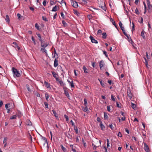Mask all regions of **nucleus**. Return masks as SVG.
<instances>
[{"mask_svg":"<svg viewBox=\"0 0 152 152\" xmlns=\"http://www.w3.org/2000/svg\"><path fill=\"white\" fill-rule=\"evenodd\" d=\"M107 148L108 149H110V145L109 140L108 139H107Z\"/></svg>","mask_w":152,"mask_h":152,"instance_id":"21","label":"nucleus"},{"mask_svg":"<svg viewBox=\"0 0 152 152\" xmlns=\"http://www.w3.org/2000/svg\"><path fill=\"white\" fill-rule=\"evenodd\" d=\"M7 137H5L4 138V141H3V143H7L6 142L7 140Z\"/></svg>","mask_w":152,"mask_h":152,"instance_id":"56","label":"nucleus"},{"mask_svg":"<svg viewBox=\"0 0 152 152\" xmlns=\"http://www.w3.org/2000/svg\"><path fill=\"white\" fill-rule=\"evenodd\" d=\"M35 28L38 30H39V26L37 23H36L35 24Z\"/></svg>","mask_w":152,"mask_h":152,"instance_id":"45","label":"nucleus"},{"mask_svg":"<svg viewBox=\"0 0 152 152\" xmlns=\"http://www.w3.org/2000/svg\"><path fill=\"white\" fill-rule=\"evenodd\" d=\"M5 20L8 22V23H9L10 21V19L8 15H6V16Z\"/></svg>","mask_w":152,"mask_h":152,"instance_id":"27","label":"nucleus"},{"mask_svg":"<svg viewBox=\"0 0 152 152\" xmlns=\"http://www.w3.org/2000/svg\"><path fill=\"white\" fill-rule=\"evenodd\" d=\"M147 4L148 8L149 9L151 8L152 10V5L150 4L149 1L147 3Z\"/></svg>","mask_w":152,"mask_h":152,"instance_id":"38","label":"nucleus"},{"mask_svg":"<svg viewBox=\"0 0 152 152\" xmlns=\"http://www.w3.org/2000/svg\"><path fill=\"white\" fill-rule=\"evenodd\" d=\"M26 87H27V89L29 91H30L31 90L29 87V85H28V84L26 85Z\"/></svg>","mask_w":152,"mask_h":152,"instance_id":"59","label":"nucleus"},{"mask_svg":"<svg viewBox=\"0 0 152 152\" xmlns=\"http://www.w3.org/2000/svg\"><path fill=\"white\" fill-rule=\"evenodd\" d=\"M74 13L77 16H79L80 15L79 13L77 10L74 11Z\"/></svg>","mask_w":152,"mask_h":152,"instance_id":"41","label":"nucleus"},{"mask_svg":"<svg viewBox=\"0 0 152 152\" xmlns=\"http://www.w3.org/2000/svg\"><path fill=\"white\" fill-rule=\"evenodd\" d=\"M61 16L62 18L64 19H65V16H64V14H63V12H61Z\"/></svg>","mask_w":152,"mask_h":152,"instance_id":"49","label":"nucleus"},{"mask_svg":"<svg viewBox=\"0 0 152 152\" xmlns=\"http://www.w3.org/2000/svg\"><path fill=\"white\" fill-rule=\"evenodd\" d=\"M51 73L53 75V77L55 78L56 80H57V79H58V75L55 72L53 71H51Z\"/></svg>","mask_w":152,"mask_h":152,"instance_id":"8","label":"nucleus"},{"mask_svg":"<svg viewBox=\"0 0 152 152\" xmlns=\"http://www.w3.org/2000/svg\"><path fill=\"white\" fill-rule=\"evenodd\" d=\"M58 8H59V7H57L56 6H55L54 7H53V9L52 10H51L52 11H54V12H56V11L58 9Z\"/></svg>","mask_w":152,"mask_h":152,"instance_id":"22","label":"nucleus"},{"mask_svg":"<svg viewBox=\"0 0 152 152\" xmlns=\"http://www.w3.org/2000/svg\"><path fill=\"white\" fill-rule=\"evenodd\" d=\"M44 104L46 107V108H48V103L47 102H44Z\"/></svg>","mask_w":152,"mask_h":152,"instance_id":"62","label":"nucleus"},{"mask_svg":"<svg viewBox=\"0 0 152 152\" xmlns=\"http://www.w3.org/2000/svg\"><path fill=\"white\" fill-rule=\"evenodd\" d=\"M144 149L147 152H149L150 151L148 145L145 143H144Z\"/></svg>","mask_w":152,"mask_h":152,"instance_id":"7","label":"nucleus"},{"mask_svg":"<svg viewBox=\"0 0 152 152\" xmlns=\"http://www.w3.org/2000/svg\"><path fill=\"white\" fill-rule=\"evenodd\" d=\"M119 24L120 26V28H121L123 31H124L125 30L124 29V27H123V24L121 21H120L119 23Z\"/></svg>","mask_w":152,"mask_h":152,"instance_id":"19","label":"nucleus"},{"mask_svg":"<svg viewBox=\"0 0 152 152\" xmlns=\"http://www.w3.org/2000/svg\"><path fill=\"white\" fill-rule=\"evenodd\" d=\"M111 99L113 101H115V97L113 95H111Z\"/></svg>","mask_w":152,"mask_h":152,"instance_id":"47","label":"nucleus"},{"mask_svg":"<svg viewBox=\"0 0 152 152\" xmlns=\"http://www.w3.org/2000/svg\"><path fill=\"white\" fill-rule=\"evenodd\" d=\"M64 118L66 119V121H67L69 120V118L68 116H67L66 115H64Z\"/></svg>","mask_w":152,"mask_h":152,"instance_id":"44","label":"nucleus"},{"mask_svg":"<svg viewBox=\"0 0 152 152\" xmlns=\"http://www.w3.org/2000/svg\"><path fill=\"white\" fill-rule=\"evenodd\" d=\"M84 105L85 106H87V99H85L84 100Z\"/></svg>","mask_w":152,"mask_h":152,"instance_id":"48","label":"nucleus"},{"mask_svg":"<svg viewBox=\"0 0 152 152\" xmlns=\"http://www.w3.org/2000/svg\"><path fill=\"white\" fill-rule=\"evenodd\" d=\"M135 12L136 14L137 15H138L139 14V12L137 8H136L135 9Z\"/></svg>","mask_w":152,"mask_h":152,"instance_id":"52","label":"nucleus"},{"mask_svg":"<svg viewBox=\"0 0 152 152\" xmlns=\"http://www.w3.org/2000/svg\"><path fill=\"white\" fill-rule=\"evenodd\" d=\"M82 142L83 144V145L85 147H86V144L85 142L84 141V140L83 138L82 139Z\"/></svg>","mask_w":152,"mask_h":152,"instance_id":"35","label":"nucleus"},{"mask_svg":"<svg viewBox=\"0 0 152 152\" xmlns=\"http://www.w3.org/2000/svg\"><path fill=\"white\" fill-rule=\"evenodd\" d=\"M147 4L148 8L149 9L151 8L152 10V5L150 4L149 1L147 3Z\"/></svg>","mask_w":152,"mask_h":152,"instance_id":"39","label":"nucleus"},{"mask_svg":"<svg viewBox=\"0 0 152 152\" xmlns=\"http://www.w3.org/2000/svg\"><path fill=\"white\" fill-rule=\"evenodd\" d=\"M26 124L28 126H31L32 125V124L30 121L29 120H27L26 121Z\"/></svg>","mask_w":152,"mask_h":152,"instance_id":"25","label":"nucleus"},{"mask_svg":"<svg viewBox=\"0 0 152 152\" xmlns=\"http://www.w3.org/2000/svg\"><path fill=\"white\" fill-rule=\"evenodd\" d=\"M99 65L101 70L102 69V68L105 65V63L103 60H101L99 61Z\"/></svg>","mask_w":152,"mask_h":152,"instance_id":"3","label":"nucleus"},{"mask_svg":"<svg viewBox=\"0 0 152 152\" xmlns=\"http://www.w3.org/2000/svg\"><path fill=\"white\" fill-rule=\"evenodd\" d=\"M102 32V31L101 30L99 29L97 31V34H101Z\"/></svg>","mask_w":152,"mask_h":152,"instance_id":"58","label":"nucleus"},{"mask_svg":"<svg viewBox=\"0 0 152 152\" xmlns=\"http://www.w3.org/2000/svg\"><path fill=\"white\" fill-rule=\"evenodd\" d=\"M64 92L65 94L67 96V97H69V94L68 92H67L66 91H65V90L64 88Z\"/></svg>","mask_w":152,"mask_h":152,"instance_id":"30","label":"nucleus"},{"mask_svg":"<svg viewBox=\"0 0 152 152\" xmlns=\"http://www.w3.org/2000/svg\"><path fill=\"white\" fill-rule=\"evenodd\" d=\"M13 44L14 45L13 46L15 48H16L18 50L20 49V48L18 46V44L15 42H14L13 43Z\"/></svg>","mask_w":152,"mask_h":152,"instance_id":"11","label":"nucleus"},{"mask_svg":"<svg viewBox=\"0 0 152 152\" xmlns=\"http://www.w3.org/2000/svg\"><path fill=\"white\" fill-rule=\"evenodd\" d=\"M99 7H101L102 10L105 11L106 7L105 6V4L104 2L101 1L100 2V4H99Z\"/></svg>","mask_w":152,"mask_h":152,"instance_id":"2","label":"nucleus"},{"mask_svg":"<svg viewBox=\"0 0 152 152\" xmlns=\"http://www.w3.org/2000/svg\"><path fill=\"white\" fill-rule=\"evenodd\" d=\"M14 75H15L17 77L20 76V74L19 72L15 68L13 67L12 68Z\"/></svg>","mask_w":152,"mask_h":152,"instance_id":"1","label":"nucleus"},{"mask_svg":"<svg viewBox=\"0 0 152 152\" xmlns=\"http://www.w3.org/2000/svg\"><path fill=\"white\" fill-rule=\"evenodd\" d=\"M54 55L52 56V57L53 58H58V56L57 53L56 52V50L55 49L54 50Z\"/></svg>","mask_w":152,"mask_h":152,"instance_id":"10","label":"nucleus"},{"mask_svg":"<svg viewBox=\"0 0 152 152\" xmlns=\"http://www.w3.org/2000/svg\"><path fill=\"white\" fill-rule=\"evenodd\" d=\"M144 58L145 60V65L147 66L148 64V60L146 59V58L144 57Z\"/></svg>","mask_w":152,"mask_h":152,"instance_id":"43","label":"nucleus"},{"mask_svg":"<svg viewBox=\"0 0 152 152\" xmlns=\"http://www.w3.org/2000/svg\"><path fill=\"white\" fill-rule=\"evenodd\" d=\"M48 45V43H45L44 42L42 41L41 42V46L43 48H46Z\"/></svg>","mask_w":152,"mask_h":152,"instance_id":"4","label":"nucleus"},{"mask_svg":"<svg viewBox=\"0 0 152 152\" xmlns=\"http://www.w3.org/2000/svg\"><path fill=\"white\" fill-rule=\"evenodd\" d=\"M99 125L101 128V129L102 130H104L105 128V126H104V125L102 124V122H100Z\"/></svg>","mask_w":152,"mask_h":152,"instance_id":"16","label":"nucleus"},{"mask_svg":"<svg viewBox=\"0 0 152 152\" xmlns=\"http://www.w3.org/2000/svg\"><path fill=\"white\" fill-rule=\"evenodd\" d=\"M74 129L76 133L77 134L78 133V129L77 126H74Z\"/></svg>","mask_w":152,"mask_h":152,"instance_id":"42","label":"nucleus"},{"mask_svg":"<svg viewBox=\"0 0 152 152\" xmlns=\"http://www.w3.org/2000/svg\"><path fill=\"white\" fill-rule=\"evenodd\" d=\"M107 37V34L106 33L104 32L102 33V38L103 39H106Z\"/></svg>","mask_w":152,"mask_h":152,"instance_id":"31","label":"nucleus"},{"mask_svg":"<svg viewBox=\"0 0 152 152\" xmlns=\"http://www.w3.org/2000/svg\"><path fill=\"white\" fill-rule=\"evenodd\" d=\"M52 111L54 115L56 117V118L57 119H58V115L57 114L56 112L55 111V110H53Z\"/></svg>","mask_w":152,"mask_h":152,"instance_id":"15","label":"nucleus"},{"mask_svg":"<svg viewBox=\"0 0 152 152\" xmlns=\"http://www.w3.org/2000/svg\"><path fill=\"white\" fill-rule=\"evenodd\" d=\"M44 84L46 87L48 88H51L50 85L49 83L47 82L46 81H44Z\"/></svg>","mask_w":152,"mask_h":152,"instance_id":"9","label":"nucleus"},{"mask_svg":"<svg viewBox=\"0 0 152 152\" xmlns=\"http://www.w3.org/2000/svg\"><path fill=\"white\" fill-rule=\"evenodd\" d=\"M109 127H110L112 130H113L114 129V127L113 126L112 124L109 125Z\"/></svg>","mask_w":152,"mask_h":152,"instance_id":"50","label":"nucleus"},{"mask_svg":"<svg viewBox=\"0 0 152 152\" xmlns=\"http://www.w3.org/2000/svg\"><path fill=\"white\" fill-rule=\"evenodd\" d=\"M110 20L112 23L113 25H115L116 24L115 23L114 20L113 18H110Z\"/></svg>","mask_w":152,"mask_h":152,"instance_id":"28","label":"nucleus"},{"mask_svg":"<svg viewBox=\"0 0 152 152\" xmlns=\"http://www.w3.org/2000/svg\"><path fill=\"white\" fill-rule=\"evenodd\" d=\"M17 16L19 19H20L21 17V15L19 13H18L17 14Z\"/></svg>","mask_w":152,"mask_h":152,"instance_id":"53","label":"nucleus"},{"mask_svg":"<svg viewBox=\"0 0 152 152\" xmlns=\"http://www.w3.org/2000/svg\"><path fill=\"white\" fill-rule=\"evenodd\" d=\"M57 59L56 58H55L54 60V66L55 67L57 66L58 64V62Z\"/></svg>","mask_w":152,"mask_h":152,"instance_id":"13","label":"nucleus"},{"mask_svg":"<svg viewBox=\"0 0 152 152\" xmlns=\"http://www.w3.org/2000/svg\"><path fill=\"white\" fill-rule=\"evenodd\" d=\"M132 24L133 26H132V32L133 31H134L135 30V28H134V24L133 22L132 23Z\"/></svg>","mask_w":152,"mask_h":152,"instance_id":"54","label":"nucleus"},{"mask_svg":"<svg viewBox=\"0 0 152 152\" xmlns=\"http://www.w3.org/2000/svg\"><path fill=\"white\" fill-rule=\"evenodd\" d=\"M104 119L108 120L109 117L107 115V113L105 112H104Z\"/></svg>","mask_w":152,"mask_h":152,"instance_id":"24","label":"nucleus"},{"mask_svg":"<svg viewBox=\"0 0 152 152\" xmlns=\"http://www.w3.org/2000/svg\"><path fill=\"white\" fill-rule=\"evenodd\" d=\"M103 53L104 54L105 56H106V57H108V55L107 54V53L106 51H104L103 52Z\"/></svg>","mask_w":152,"mask_h":152,"instance_id":"61","label":"nucleus"},{"mask_svg":"<svg viewBox=\"0 0 152 152\" xmlns=\"http://www.w3.org/2000/svg\"><path fill=\"white\" fill-rule=\"evenodd\" d=\"M17 116V115H12V116L10 117V119L12 120L16 119Z\"/></svg>","mask_w":152,"mask_h":152,"instance_id":"32","label":"nucleus"},{"mask_svg":"<svg viewBox=\"0 0 152 152\" xmlns=\"http://www.w3.org/2000/svg\"><path fill=\"white\" fill-rule=\"evenodd\" d=\"M145 32L144 30H142L141 32V36L143 37L144 39H145V35H144V33Z\"/></svg>","mask_w":152,"mask_h":152,"instance_id":"23","label":"nucleus"},{"mask_svg":"<svg viewBox=\"0 0 152 152\" xmlns=\"http://www.w3.org/2000/svg\"><path fill=\"white\" fill-rule=\"evenodd\" d=\"M83 111L85 112H87L89 111L87 106H85V107L83 108Z\"/></svg>","mask_w":152,"mask_h":152,"instance_id":"26","label":"nucleus"},{"mask_svg":"<svg viewBox=\"0 0 152 152\" xmlns=\"http://www.w3.org/2000/svg\"><path fill=\"white\" fill-rule=\"evenodd\" d=\"M127 96L130 98H132V95L129 90H127Z\"/></svg>","mask_w":152,"mask_h":152,"instance_id":"17","label":"nucleus"},{"mask_svg":"<svg viewBox=\"0 0 152 152\" xmlns=\"http://www.w3.org/2000/svg\"><path fill=\"white\" fill-rule=\"evenodd\" d=\"M43 4L44 6H45L46 5V0H44L43 2Z\"/></svg>","mask_w":152,"mask_h":152,"instance_id":"57","label":"nucleus"},{"mask_svg":"<svg viewBox=\"0 0 152 152\" xmlns=\"http://www.w3.org/2000/svg\"><path fill=\"white\" fill-rule=\"evenodd\" d=\"M118 137H122V135L121 132H119L118 133Z\"/></svg>","mask_w":152,"mask_h":152,"instance_id":"55","label":"nucleus"},{"mask_svg":"<svg viewBox=\"0 0 152 152\" xmlns=\"http://www.w3.org/2000/svg\"><path fill=\"white\" fill-rule=\"evenodd\" d=\"M107 82L110 84L111 85L112 83V81L111 80H108L107 81Z\"/></svg>","mask_w":152,"mask_h":152,"instance_id":"64","label":"nucleus"},{"mask_svg":"<svg viewBox=\"0 0 152 152\" xmlns=\"http://www.w3.org/2000/svg\"><path fill=\"white\" fill-rule=\"evenodd\" d=\"M83 69L84 70V72L85 73H87L88 72V69L86 67L84 66H83Z\"/></svg>","mask_w":152,"mask_h":152,"instance_id":"18","label":"nucleus"},{"mask_svg":"<svg viewBox=\"0 0 152 152\" xmlns=\"http://www.w3.org/2000/svg\"><path fill=\"white\" fill-rule=\"evenodd\" d=\"M90 39L91 41L93 43H95V44L98 43V42L97 40H96L94 38L91 36H90Z\"/></svg>","mask_w":152,"mask_h":152,"instance_id":"6","label":"nucleus"},{"mask_svg":"<svg viewBox=\"0 0 152 152\" xmlns=\"http://www.w3.org/2000/svg\"><path fill=\"white\" fill-rule=\"evenodd\" d=\"M40 50L42 52V53L45 52L46 54V56H47L48 55V53H47V50H46L45 48H42Z\"/></svg>","mask_w":152,"mask_h":152,"instance_id":"14","label":"nucleus"},{"mask_svg":"<svg viewBox=\"0 0 152 152\" xmlns=\"http://www.w3.org/2000/svg\"><path fill=\"white\" fill-rule=\"evenodd\" d=\"M50 3L51 6L53 5L54 4V1L51 0L50 1Z\"/></svg>","mask_w":152,"mask_h":152,"instance_id":"60","label":"nucleus"},{"mask_svg":"<svg viewBox=\"0 0 152 152\" xmlns=\"http://www.w3.org/2000/svg\"><path fill=\"white\" fill-rule=\"evenodd\" d=\"M56 81L60 84L61 86H64L65 85V84L63 83V81L59 78L57 79V80H56Z\"/></svg>","mask_w":152,"mask_h":152,"instance_id":"5","label":"nucleus"},{"mask_svg":"<svg viewBox=\"0 0 152 152\" xmlns=\"http://www.w3.org/2000/svg\"><path fill=\"white\" fill-rule=\"evenodd\" d=\"M72 4L73 7L75 8H77L78 6L77 2L76 1H73Z\"/></svg>","mask_w":152,"mask_h":152,"instance_id":"12","label":"nucleus"},{"mask_svg":"<svg viewBox=\"0 0 152 152\" xmlns=\"http://www.w3.org/2000/svg\"><path fill=\"white\" fill-rule=\"evenodd\" d=\"M36 34L37 35L38 37L39 38V41L41 42L43 41L42 40V39L41 36L40 34L39 33H36Z\"/></svg>","mask_w":152,"mask_h":152,"instance_id":"20","label":"nucleus"},{"mask_svg":"<svg viewBox=\"0 0 152 152\" xmlns=\"http://www.w3.org/2000/svg\"><path fill=\"white\" fill-rule=\"evenodd\" d=\"M42 139L43 140H44L45 142H47V140L46 138L44 137H43L42 136Z\"/></svg>","mask_w":152,"mask_h":152,"instance_id":"40","label":"nucleus"},{"mask_svg":"<svg viewBox=\"0 0 152 152\" xmlns=\"http://www.w3.org/2000/svg\"><path fill=\"white\" fill-rule=\"evenodd\" d=\"M62 23L64 26H67V23L64 20H62Z\"/></svg>","mask_w":152,"mask_h":152,"instance_id":"36","label":"nucleus"},{"mask_svg":"<svg viewBox=\"0 0 152 152\" xmlns=\"http://www.w3.org/2000/svg\"><path fill=\"white\" fill-rule=\"evenodd\" d=\"M61 147L62 149L64 151H66V149L62 145H61Z\"/></svg>","mask_w":152,"mask_h":152,"instance_id":"51","label":"nucleus"},{"mask_svg":"<svg viewBox=\"0 0 152 152\" xmlns=\"http://www.w3.org/2000/svg\"><path fill=\"white\" fill-rule=\"evenodd\" d=\"M131 106L133 109H135L136 107V105L132 103H131Z\"/></svg>","mask_w":152,"mask_h":152,"instance_id":"33","label":"nucleus"},{"mask_svg":"<svg viewBox=\"0 0 152 152\" xmlns=\"http://www.w3.org/2000/svg\"><path fill=\"white\" fill-rule=\"evenodd\" d=\"M107 110L109 111L110 112V107L109 106H107Z\"/></svg>","mask_w":152,"mask_h":152,"instance_id":"63","label":"nucleus"},{"mask_svg":"<svg viewBox=\"0 0 152 152\" xmlns=\"http://www.w3.org/2000/svg\"><path fill=\"white\" fill-rule=\"evenodd\" d=\"M45 97L47 101H48L49 98V95L48 93L45 94Z\"/></svg>","mask_w":152,"mask_h":152,"instance_id":"29","label":"nucleus"},{"mask_svg":"<svg viewBox=\"0 0 152 152\" xmlns=\"http://www.w3.org/2000/svg\"><path fill=\"white\" fill-rule=\"evenodd\" d=\"M42 20L45 21H48V19L45 17L42 16Z\"/></svg>","mask_w":152,"mask_h":152,"instance_id":"46","label":"nucleus"},{"mask_svg":"<svg viewBox=\"0 0 152 152\" xmlns=\"http://www.w3.org/2000/svg\"><path fill=\"white\" fill-rule=\"evenodd\" d=\"M69 85H70V86L71 88H74L75 87L74 85V83L73 82V81H71V83L70 84H69Z\"/></svg>","mask_w":152,"mask_h":152,"instance_id":"34","label":"nucleus"},{"mask_svg":"<svg viewBox=\"0 0 152 152\" xmlns=\"http://www.w3.org/2000/svg\"><path fill=\"white\" fill-rule=\"evenodd\" d=\"M147 4L148 8L149 9L151 8L152 10V5L150 4L149 1L147 3Z\"/></svg>","mask_w":152,"mask_h":152,"instance_id":"37","label":"nucleus"}]
</instances>
